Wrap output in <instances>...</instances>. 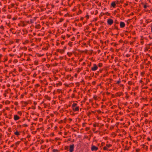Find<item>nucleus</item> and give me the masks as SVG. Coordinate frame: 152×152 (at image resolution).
Wrapping results in <instances>:
<instances>
[{"label":"nucleus","instance_id":"obj_1","mask_svg":"<svg viewBox=\"0 0 152 152\" xmlns=\"http://www.w3.org/2000/svg\"><path fill=\"white\" fill-rule=\"evenodd\" d=\"M112 146V145L107 143L106 144V145L103 148V150L104 151L108 150V148Z\"/></svg>","mask_w":152,"mask_h":152},{"label":"nucleus","instance_id":"obj_2","mask_svg":"<svg viewBox=\"0 0 152 152\" xmlns=\"http://www.w3.org/2000/svg\"><path fill=\"white\" fill-rule=\"evenodd\" d=\"M91 149L92 151H96L98 150V148L95 145H92Z\"/></svg>","mask_w":152,"mask_h":152},{"label":"nucleus","instance_id":"obj_3","mask_svg":"<svg viewBox=\"0 0 152 152\" xmlns=\"http://www.w3.org/2000/svg\"><path fill=\"white\" fill-rule=\"evenodd\" d=\"M97 66L96 64H94L93 65V66L91 67V70L93 71H95L97 70Z\"/></svg>","mask_w":152,"mask_h":152},{"label":"nucleus","instance_id":"obj_4","mask_svg":"<svg viewBox=\"0 0 152 152\" xmlns=\"http://www.w3.org/2000/svg\"><path fill=\"white\" fill-rule=\"evenodd\" d=\"M20 118V117L17 115L15 114L13 115V119L15 121H16L19 120Z\"/></svg>","mask_w":152,"mask_h":152},{"label":"nucleus","instance_id":"obj_5","mask_svg":"<svg viewBox=\"0 0 152 152\" xmlns=\"http://www.w3.org/2000/svg\"><path fill=\"white\" fill-rule=\"evenodd\" d=\"M113 19H109L107 20V24L110 25H111L113 24Z\"/></svg>","mask_w":152,"mask_h":152},{"label":"nucleus","instance_id":"obj_6","mask_svg":"<svg viewBox=\"0 0 152 152\" xmlns=\"http://www.w3.org/2000/svg\"><path fill=\"white\" fill-rule=\"evenodd\" d=\"M74 148V145L73 144L69 146V152H72Z\"/></svg>","mask_w":152,"mask_h":152},{"label":"nucleus","instance_id":"obj_7","mask_svg":"<svg viewBox=\"0 0 152 152\" xmlns=\"http://www.w3.org/2000/svg\"><path fill=\"white\" fill-rule=\"evenodd\" d=\"M125 23L121 21L120 22V26L121 28H123L125 26Z\"/></svg>","mask_w":152,"mask_h":152},{"label":"nucleus","instance_id":"obj_8","mask_svg":"<svg viewBox=\"0 0 152 152\" xmlns=\"http://www.w3.org/2000/svg\"><path fill=\"white\" fill-rule=\"evenodd\" d=\"M111 7H113V8H115L116 6L115 2V1H113L111 4Z\"/></svg>","mask_w":152,"mask_h":152},{"label":"nucleus","instance_id":"obj_9","mask_svg":"<svg viewBox=\"0 0 152 152\" xmlns=\"http://www.w3.org/2000/svg\"><path fill=\"white\" fill-rule=\"evenodd\" d=\"M73 110L75 111H79V107H76L75 108H73Z\"/></svg>","mask_w":152,"mask_h":152},{"label":"nucleus","instance_id":"obj_10","mask_svg":"<svg viewBox=\"0 0 152 152\" xmlns=\"http://www.w3.org/2000/svg\"><path fill=\"white\" fill-rule=\"evenodd\" d=\"M14 134H15V135H17V136H18V135H20V133H19V132H18V131H16L15 132H14Z\"/></svg>","mask_w":152,"mask_h":152},{"label":"nucleus","instance_id":"obj_11","mask_svg":"<svg viewBox=\"0 0 152 152\" xmlns=\"http://www.w3.org/2000/svg\"><path fill=\"white\" fill-rule=\"evenodd\" d=\"M35 27L37 29H39L40 28V24H38V25L35 26Z\"/></svg>","mask_w":152,"mask_h":152},{"label":"nucleus","instance_id":"obj_12","mask_svg":"<svg viewBox=\"0 0 152 152\" xmlns=\"http://www.w3.org/2000/svg\"><path fill=\"white\" fill-rule=\"evenodd\" d=\"M114 29H116V30H118L120 29L119 28H118V27L116 26L115 24L114 25Z\"/></svg>","mask_w":152,"mask_h":152},{"label":"nucleus","instance_id":"obj_13","mask_svg":"<svg viewBox=\"0 0 152 152\" xmlns=\"http://www.w3.org/2000/svg\"><path fill=\"white\" fill-rule=\"evenodd\" d=\"M77 105V104H76V103H73L72 104V107L74 108V107H75L76 105Z\"/></svg>","mask_w":152,"mask_h":152},{"label":"nucleus","instance_id":"obj_14","mask_svg":"<svg viewBox=\"0 0 152 152\" xmlns=\"http://www.w3.org/2000/svg\"><path fill=\"white\" fill-rule=\"evenodd\" d=\"M115 2L116 4H119L120 3V1L118 0H116L115 1Z\"/></svg>","mask_w":152,"mask_h":152},{"label":"nucleus","instance_id":"obj_15","mask_svg":"<svg viewBox=\"0 0 152 152\" xmlns=\"http://www.w3.org/2000/svg\"><path fill=\"white\" fill-rule=\"evenodd\" d=\"M7 18L8 19H10L11 18V15H8L7 16Z\"/></svg>","mask_w":152,"mask_h":152},{"label":"nucleus","instance_id":"obj_16","mask_svg":"<svg viewBox=\"0 0 152 152\" xmlns=\"http://www.w3.org/2000/svg\"><path fill=\"white\" fill-rule=\"evenodd\" d=\"M17 113L20 115L21 116L22 115V113L20 111H18L17 112Z\"/></svg>","mask_w":152,"mask_h":152},{"label":"nucleus","instance_id":"obj_17","mask_svg":"<svg viewBox=\"0 0 152 152\" xmlns=\"http://www.w3.org/2000/svg\"><path fill=\"white\" fill-rule=\"evenodd\" d=\"M53 152H58V151L56 149H53Z\"/></svg>","mask_w":152,"mask_h":152},{"label":"nucleus","instance_id":"obj_18","mask_svg":"<svg viewBox=\"0 0 152 152\" xmlns=\"http://www.w3.org/2000/svg\"><path fill=\"white\" fill-rule=\"evenodd\" d=\"M102 64L101 63H99L98 64V66L100 67H101L102 66Z\"/></svg>","mask_w":152,"mask_h":152},{"label":"nucleus","instance_id":"obj_19","mask_svg":"<svg viewBox=\"0 0 152 152\" xmlns=\"http://www.w3.org/2000/svg\"><path fill=\"white\" fill-rule=\"evenodd\" d=\"M29 41L28 40H26L23 43V44H26L27 43H28V42Z\"/></svg>","mask_w":152,"mask_h":152},{"label":"nucleus","instance_id":"obj_20","mask_svg":"<svg viewBox=\"0 0 152 152\" xmlns=\"http://www.w3.org/2000/svg\"><path fill=\"white\" fill-rule=\"evenodd\" d=\"M67 23H65L63 24V26L64 27H66L67 26Z\"/></svg>","mask_w":152,"mask_h":152},{"label":"nucleus","instance_id":"obj_21","mask_svg":"<svg viewBox=\"0 0 152 152\" xmlns=\"http://www.w3.org/2000/svg\"><path fill=\"white\" fill-rule=\"evenodd\" d=\"M114 23L115 24H118L119 23L116 20H115L114 21Z\"/></svg>","mask_w":152,"mask_h":152},{"label":"nucleus","instance_id":"obj_22","mask_svg":"<svg viewBox=\"0 0 152 152\" xmlns=\"http://www.w3.org/2000/svg\"><path fill=\"white\" fill-rule=\"evenodd\" d=\"M78 26L79 27H81L82 26V25L81 23H79L78 24Z\"/></svg>","mask_w":152,"mask_h":152},{"label":"nucleus","instance_id":"obj_23","mask_svg":"<svg viewBox=\"0 0 152 152\" xmlns=\"http://www.w3.org/2000/svg\"><path fill=\"white\" fill-rule=\"evenodd\" d=\"M64 20V19L63 18H60V19L59 22H62Z\"/></svg>","mask_w":152,"mask_h":152},{"label":"nucleus","instance_id":"obj_24","mask_svg":"<svg viewBox=\"0 0 152 152\" xmlns=\"http://www.w3.org/2000/svg\"><path fill=\"white\" fill-rule=\"evenodd\" d=\"M86 18L88 19L89 18V15H88V14H87L86 15Z\"/></svg>","mask_w":152,"mask_h":152},{"label":"nucleus","instance_id":"obj_25","mask_svg":"<svg viewBox=\"0 0 152 152\" xmlns=\"http://www.w3.org/2000/svg\"><path fill=\"white\" fill-rule=\"evenodd\" d=\"M0 28L3 30L4 29V27L3 26H1L0 27Z\"/></svg>","mask_w":152,"mask_h":152},{"label":"nucleus","instance_id":"obj_26","mask_svg":"<svg viewBox=\"0 0 152 152\" xmlns=\"http://www.w3.org/2000/svg\"><path fill=\"white\" fill-rule=\"evenodd\" d=\"M148 7V6H147L146 5V4H145L144 5V6H143V7L145 8V9H146L147 8V7Z\"/></svg>","mask_w":152,"mask_h":152},{"label":"nucleus","instance_id":"obj_27","mask_svg":"<svg viewBox=\"0 0 152 152\" xmlns=\"http://www.w3.org/2000/svg\"><path fill=\"white\" fill-rule=\"evenodd\" d=\"M71 27H68V29H67V31H69V30H70L71 29Z\"/></svg>","mask_w":152,"mask_h":152},{"label":"nucleus","instance_id":"obj_28","mask_svg":"<svg viewBox=\"0 0 152 152\" xmlns=\"http://www.w3.org/2000/svg\"><path fill=\"white\" fill-rule=\"evenodd\" d=\"M75 40V38L74 37H73L72 39H71V40L72 41H74Z\"/></svg>","mask_w":152,"mask_h":152},{"label":"nucleus","instance_id":"obj_29","mask_svg":"<svg viewBox=\"0 0 152 152\" xmlns=\"http://www.w3.org/2000/svg\"><path fill=\"white\" fill-rule=\"evenodd\" d=\"M82 13V11L80 10H79V11L78 12V13L79 14H80L81 13Z\"/></svg>","mask_w":152,"mask_h":152},{"label":"nucleus","instance_id":"obj_30","mask_svg":"<svg viewBox=\"0 0 152 152\" xmlns=\"http://www.w3.org/2000/svg\"><path fill=\"white\" fill-rule=\"evenodd\" d=\"M105 14L106 15H110V14L108 12L105 13Z\"/></svg>","mask_w":152,"mask_h":152},{"label":"nucleus","instance_id":"obj_31","mask_svg":"<svg viewBox=\"0 0 152 152\" xmlns=\"http://www.w3.org/2000/svg\"><path fill=\"white\" fill-rule=\"evenodd\" d=\"M11 6H12V7H14V5H15V4H14V3H12V4H11Z\"/></svg>","mask_w":152,"mask_h":152},{"label":"nucleus","instance_id":"obj_32","mask_svg":"<svg viewBox=\"0 0 152 152\" xmlns=\"http://www.w3.org/2000/svg\"><path fill=\"white\" fill-rule=\"evenodd\" d=\"M121 82V81L120 80H118L117 82V83H118V84H119V83H120Z\"/></svg>","mask_w":152,"mask_h":152},{"label":"nucleus","instance_id":"obj_33","mask_svg":"<svg viewBox=\"0 0 152 152\" xmlns=\"http://www.w3.org/2000/svg\"><path fill=\"white\" fill-rule=\"evenodd\" d=\"M17 19V18H15L14 17V18H12V20H16Z\"/></svg>","mask_w":152,"mask_h":152},{"label":"nucleus","instance_id":"obj_34","mask_svg":"<svg viewBox=\"0 0 152 152\" xmlns=\"http://www.w3.org/2000/svg\"><path fill=\"white\" fill-rule=\"evenodd\" d=\"M89 27L88 26H87L86 27V29L88 30L89 29Z\"/></svg>","mask_w":152,"mask_h":152},{"label":"nucleus","instance_id":"obj_35","mask_svg":"<svg viewBox=\"0 0 152 152\" xmlns=\"http://www.w3.org/2000/svg\"><path fill=\"white\" fill-rule=\"evenodd\" d=\"M30 22L31 23H33V22L32 21V19H31L30 20Z\"/></svg>","mask_w":152,"mask_h":152},{"label":"nucleus","instance_id":"obj_36","mask_svg":"<svg viewBox=\"0 0 152 152\" xmlns=\"http://www.w3.org/2000/svg\"><path fill=\"white\" fill-rule=\"evenodd\" d=\"M68 15V14L67 13V14H66L64 15V16L65 17H67Z\"/></svg>","mask_w":152,"mask_h":152},{"label":"nucleus","instance_id":"obj_37","mask_svg":"<svg viewBox=\"0 0 152 152\" xmlns=\"http://www.w3.org/2000/svg\"><path fill=\"white\" fill-rule=\"evenodd\" d=\"M124 0H121L120 1V2L121 3H122L123 2H124Z\"/></svg>","mask_w":152,"mask_h":152},{"label":"nucleus","instance_id":"obj_38","mask_svg":"<svg viewBox=\"0 0 152 152\" xmlns=\"http://www.w3.org/2000/svg\"><path fill=\"white\" fill-rule=\"evenodd\" d=\"M29 37L31 38V37H33V36L31 34H29Z\"/></svg>","mask_w":152,"mask_h":152},{"label":"nucleus","instance_id":"obj_39","mask_svg":"<svg viewBox=\"0 0 152 152\" xmlns=\"http://www.w3.org/2000/svg\"><path fill=\"white\" fill-rule=\"evenodd\" d=\"M66 36H67V37H68V38H69L70 37V35H69L68 34H66Z\"/></svg>","mask_w":152,"mask_h":152},{"label":"nucleus","instance_id":"obj_40","mask_svg":"<svg viewBox=\"0 0 152 152\" xmlns=\"http://www.w3.org/2000/svg\"><path fill=\"white\" fill-rule=\"evenodd\" d=\"M119 42L120 43H122V42H123V40H122V39H120V40L119 41Z\"/></svg>","mask_w":152,"mask_h":152},{"label":"nucleus","instance_id":"obj_41","mask_svg":"<svg viewBox=\"0 0 152 152\" xmlns=\"http://www.w3.org/2000/svg\"><path fill=\"white\" fill-rule=\"evenodd\" d=\"M71 42H69V43H68L69 45V46H70V47H72V45H71Z\"/></svg>","mask_w":152,"mask_h":152},{"label":"nucleus","instance_id":"obj_42","mask_svg":"<svg viewBox=\"0 0 152 152\" xmlns=\"http://www.w3.org/2000/svg\"><path fill=\"white\" fill-rule=\"evenodd\" d=\"M84 19V18L83 17H81V18H80V20H83V19Z\"/></svg>","mask_w":152,"mask_h":152},{"label":"nucleus","instance_id":"obj_43","mask_svg":"<svg viewBox=\"0 0 152 152\" xmlns=\"http://www.w3.org/2000/svg\"><path fill=\"white\" fill-rule=\"evenodd\" d=\"M128 33V31H126L125 32V34H126V33Z\"/></svg>","mask_w":152,"mask_h":152},{"label":"nucleus","instance_id":"obj_44","mask_svg":"<svg viewBox=\"0 0 152 152\" xmlns=\"http://www.w3.org/2000/svg\"><path fill=\"white\" fill-rule=\"evenodd\" d=\"M79 21V19H76V20H75V22L76 21Z\"/></svg>","mask_w":152,"mask_h":152},{"label":"nucleus","instance_id":"obj_45","mask_svg":"<svg viewBox=\"0 0 152 152\" xmlns=\"http://www.w3.org/2000/svg\"><path fill=\"white\" fill-rule=\"evenodd\" d=\"M117 45V44H116V43H115L114 45L113 46L114 47H116V45Z\"/></svg>","mask_w":152,"mask_h":152},{"label":"nucleus","instance_id":"obj_46","mask_svg":"<svg viewBox=\"0 0 152 152\" xmlns=\"http://www.w3.org/2000/svg\"><path fill=\"white\" fill-rule=\"evenodd\" d=\"M61 37L62 38L64 39H65V37L64 36V37L62 36Z\"/></svg>","mask_w":152,"mask_h":152},{"label":"nucleus","instance_id":"obj_47","mask_svg":"<svg viewBox=\"0 0 152 152\" xmlns=\"http://www.w3.org/2000/svg\"><path fill=\"white\" fill-rule=\"evenodd\" d=\"M72 30L73 31H74L76 30V29L74 28H73Z\"/></svg>","mask_w":152,"mask_h":152},{"label":"nucleus","instance_id":"obj_48","mask_svg":"<svg viewBox=\"0 0 152 152\" xmlns=\"http://www.w3.org/2000/svg\"><path fill=\"white\" fill-rule=\"evenodd\" d=\"M64 42L63 41L61 42V44L62 45H63V44H64Z\"/></svg>","mask_w":152,"mask_h":152},{"label":"nucleus","instance_id":"obj_49","mask_svg":"<svg viewBox=\"0 0 152 152\" xmlns=\"http://www.w3.org/2000/svg\"><path fill=\"white\" fill-rule=\"evenodd\" d=\"M130 15H134V13L133 12H132V13H131Z\"/></svg>","mask_w":152,"mask_h":152},{"label":"nucleus","instance_id":"obj_50","mask_svg":"<svg viewBox=\"0 0 152 152\" xmlns=\"http://www.w3.org/2000/svg\"><path fill=\"white\" fill-rule=\"evenodd\" d=\"M95 25L96 26H98V23H96Z\"/></svg>","mask_w":152,"mask_h":152},{"label":"nucleus","instance_id":"obj_51","mask_svg":"<svg viewBox=\"0 0 152 152\" xmlns=\"http://www.w3.org/2000/svg\"><path fill=\"white\" fill-rule=\"evenodd\" d=\"M96 13H95V15H96L98 13V11H97V10H96Z\"/></svg>","mask_w":152,"mask_h":152},{"label":"nucleus","instance_id":"obj_52","mask_svg":"<svg viewBox=\"0 0 152 152\" xmlns=\"http://www.w3.org/2000/svg\"><path fill=\"white\" fill-rule=\"evenodd\" d=\"M13 28H11L10 29V31H12V30H13Z\"/></svg>","mask_w":152,"mask_h":152},{"label":"nucleus","instance_id":"obj_53","mask_svg":"<svg viewBox=\"0 0 152 152\" xmlns=\"http://www.w3.org/2000/svg\"><path fill=\"white\" fill-rule=\"evenodd\" d=\"M59 45V43L57 42V45L58 46V45Z\"/></svg>","mask_w":152,"mask_h":152},{"label":"nucleus","instance_id":"obj_54","mask_svg":"<svg viewBox=\"0 0 152 152\" xmlns=\"http://www.w3.org/2000/svg\"><path fill=\"white\" fill-rule=\"evenodd\" d=\"M36 104H37V103H36V102H34V105H36Z\"/></svg>","mask_w":152,"mask_h":152},{"label":"nucleus","instance_id":"obj_55","mask_svg":"<svg viewBox=\"0 0 152 152\" xmlns=\"http://www.w3.org/2000/svg\"><path fill=\"white\" fill-rule=\"evenodd\" d=\"M149 38H150V39H152V37H151L150 36H149Z\"/></svg>","mask_w":152,"mask_h":152},{"label":"nucleus","instance_id":"obj_56","mask_svg":"<svg viewBox=\"0 0 152 152\" xmlns=\"http://www.w3.org/2000/svg\"><path fill=\"white\" fill-rule=\"evenodd\" d=\"M36 33H33V35H36Z\"/></svg>","mask_w":152,"mask_h":152},{"label":"nucleus","instance_id":"obj_57","mask_svg":"<svg viewBox=\"0 0 152 152\" xmlns=\"http://www.w3.org/2000/svg\"><path fill=\"white\" fill-rule=\"evenodd\" d=\"M77 74H75V77H77Z\"/></svg>","mask_w":152,"mask_h":152},{"label":"nucleus","instance_id":"obj_58","mask_svg":"<svg viewBox=\"0 0 152 152\" xmlns=\"http://www.w3.org/2000/svg\"><path fill=\"white\" fill-rule=\"evenodd\" d=\"M6 24L7 25H9L10 24V23H6Z\"/></svg>","mask_w":152,"mask_h":152},{"label":"nucleus","instance_id":"obj_59","mask_svg":"<svg viewBox=\"0 0 152 152\" xmlns=\"http://www.w3.org/2000/svg\"><path fill=\"white\" fill-rule=\"evenodd\" d=\"M139 149H136V151H139Z\"/></svg>","mask_w":152,"mask_h":152},{"label":"nucleus","instance_id":"obj_60","mask_svg":"<svg viewBox=\"0 0 152 152\" xmlns=\"http://www.w3.org/2000/svg\"><path fill=\"white\" fill-rule=\"evenodd\" d=\"M2 5V4L1 2H0V5L1 6Z\"/></svg>","mask_w":152,"mask_h":152},{"label":"nucleus","instance_id":"obj_61","mask_svg":"<svg viewBox=\"0 0 152 152\" xmlns=\"http://www.w3.org/2000/svg\"><path fill=\"white\" fill-rule=\"evenodd\" d=\"M101 3H100L99 5H98L99 6H101Z\"/></svg>","mask_w":152,"mask_h":152},{"label":"nucleus","instance_id":"obj_62","mask_svg":"<svg viewBox=\"0 0 152 152\" xmlns=\"http://www.w3.org/2000/svg\"><path fill=\"white\" fill-rule=\"evenodd\" d=\"M151 32L152 33V26L151 27Z\"/></svg>","mask_w":152,"mask_h":152},{"label":"nucleus","instance_id":"obj_63","mask_svg":"<svg viewBox=\"0 0 152 152\" xmlns=\"http://www.w3.org/2000/svg\"><path fill=\"white\" fill-rule=\"evenodd\" d=\"M75 11V10H74V9H73V10H72V11Z\"/></svg>","mask_w":152,"mask_h":152},{"label":"nucleus","instance_id":"obj_64","mask_svg":"<svg viewBox=\"0 0 152 152\" xmlns=\"http://www.w3.org/2000/svg\"><path fill=\"white\" fill-rule=\"evenodd\" d=\"M29 51H30V50H31V48H29Z\"/></svg>","mask_w":152,"mask_h":152}]
</instances>
